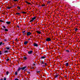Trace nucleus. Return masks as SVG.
Returning <instances> with one entry per match:
<instances>
[{
    "instance_id": "obj_22",
    "label": "nucleus",
    "mask_w": 80,
    "mask_h": 80,
    "mask_svg": "<svg viewBox=\"0 0 80 80\" xmlns=\"http://www.w3.org/2000/svg\"><path fill=\"white\" fill-rule=\"evenodd\" d=\"M9 73V72H8V71H7V72H6V75H8V74Z\"/></svg>"
},
{
    "instance_id": "obj_30",
    "label": "nucleus",
    "mask_w": 80,
    "mask_h": 80,
    "mask_svg": "<svg viewBox=\"0 0 80 80\" xmlns=\"http://www.w3.org/2000/svg\"><path fill=\"white\" fill-rule=\"evenodd\" d=\"M2 27H3L4 28H6V27L4 26H2Z\"/></svg>"
},
{
    "instance_id": "obj_5",
    "label": "nucleus",
    "mask_w": 80,
    "mask_h": 80,
    "mask_svg": "<svg viewBox=\"0 0 80 80\" xmlns=\"http://www.w3.org/2000/svg\"><path fill=\"white\" fill-rule=\"evenodd\" d=\"M32 52H33V51H30L28 52V53L30 55V54H32Z\"/></svg>"
},
{
    "instance_id": "obj_37",
    "label": "nucleus",
    "mask_w": 80,
    "mask_h": 80,
    "mask_svg": "<svg viewBox=\"0 0 80 80\" xmlns=\"http://www.w3.org/2000/svg\"><path fill=\"white\" fill-rule=\"evenodd\" d=\"M25 31H22V33H25Z\"/></svg>"
},
{
    "instance_id": "obj_50",
    "label": "nucleus",
    "mask_w": 80,
    "mask_h": 80,
    "mask_svg": "<svg viewBox=\"0 0 80 80\" xmlns=\"http://www.w3.org/2000/svg\"><path fill=\"white\" fill-rule=\"evenodd\" d=\"M30 22H32V20H30Z\"/></svg>"
},
{
    "instance_id": "obj_19",
    "label": "nucleus",
    "mask_w": 80,
    "mask_h": 80,
    "mask_svg": "<svg viewBox=\"0 0 80 80\" xmlns=\"http://www.w3.org/2000/svg\"><path fill=\"white\" fill-rule=\"evenodd\" d=\"M18 74V72H17V71H16L15 72V75H17Z\"/></svg>"
},
{
    "instance_id": "obj_46",
    "label": "nucleus",
    "mask_w": 80,
    "mask_h": 80,
    "mask_svg": "<svg viewBox=\"0 0 80 80\" xmlns=\"http://www.w3.org/2000/svg\"><path fill=\"white\" fill-rule=\"evenodd\" d=\"M45 65H47V64L46 63H45Z\"/></svg>"
},
{
    "instance_id": "obj_45",
    "label": "nucleus",
    "mask_w": 80,
    "mask_h": 80,
    "mask_svg": "<svg viewBox=\"0 0 80 80\" xmlns=\"http://www.w3.org/2000/svg\"><path fill=\"white\" fill-rule=\"evenodd\" d=\"M23 35H25V33H23Z\"/></svg>"
},
{
    "instance_id": "obj_57",
    "label": "nucleus",
    "mask_w": 80,
    "mask_h": 80,
    "mask_svg": "<svg viewBox=\"0 0 80 80\" xmlns=\"http://www.w3.org/2000/svg\"><path fill=\"white\" fill-rule=\"evenodd\" d=\"M22 12H21V13H22Z\"/></svg>"
},
{
    "instance_id": "obj_3",
    "label": "nucleus",
    "mask_w": 80,
    "mask_h": 80,
    "mask_svg": "<svg viewBox=\"0 0 80 80\" xmlns=\"http://www.w3.org/2000/svg\"><path fill=\"white\" fill-rule=\"evenodd\" d=\"M26 68H27V67L25 66L22 68H21V70H25V69Z\"/></svg>"
},
{
    "instance_id": "obj_33",
    "label": "nucleus",
    "mask_w": 80,
    "mask_h": 80,
    "mask_svg": "<svg viewBox=\"0 0 80 80\" xmlns=\"http://www.w3.org/2000/svg\"><path fill=\"white\" fill-rule=\"evenodd\" d=\"M13 1H14V2H18V0H13Z\"/></svg>"
},
{
    "instance_id": "obj_16",
    "label": "nucleus",
    "mask_w": 80,
    "mask_h": 80,
    "mask_svg": "<svg viewBox=\"0 0 80 80\" xmlns=\"http://www.w3.org/2000/svg\"><path fill=\"white\" fill-rule=\"evenodd\" d=\"M47 4H50V3L51 2L50 1H47Z\"/></svg>"
},
{
    "instance_id": "obj_60",
    "label": "nucleus",
    "mask_w": 80,
    "mask_h": 80,
    "mask_svg": "<svg viewBox=\"0 0 80 80\" xmlns=\"http://www.w3.org/2000/svg\"><path fill=\"white\" fill-rule=\"evenodd\" d=\"M65 72H67V71H65Z\"/></svg>"
},
{
    "instance_id": "obj_15",
    "label": "nucleus",
    "mask_w": 80,
    "mask_h": 80,
    "mask_svg": "<svg viewBox=\"0 0 80 80\" xmlns=\"http://www.w3.org/2000/svg\"><path fill=\"white\" fill-rule=\"evenodd\" d=\"M36 72L37 73H39L40 74V71H36Z\"/></svg>"
},
{
    "instance_id": "obj_51",
    "label": "nucleus",
    "mask_w": 80,
    "mask_h": 80,
    "mask_svg": "<svg viewBox=\"0 0 80 80\" xmlns=\"http://www.w3.org/2000/svg\"><path fill=\"white\" fill-rule=\"evenodd\" d=\"M40 7V5H39V6H38V7Z\"/></svg>"
},
{
    "instance_id": "obj_29",
    "label": "nucleus",
    "mask_w": 80,
    "mask_h": 80,
    "mask_svg": "<svg viewBox=\"0 0 80 80\" xmlns=\"http://www.w3.org/2000/svg\"><path fill=\"white\" fill-rule=\"evenodd\" d=\"M55 78H57V77H58V75H56V76H55Z\"/></svg>"
},
{
    "instance_id": "obj_55",
    "label": "nucleus",
    "mask_w": 80,
    "mask_h": 80,
    "mask_svg": "<svg viewBox=\"0 0 80 80\" xmlns=\"http://www.w3.org/2000/svg\"><path fill=\"white\" fill-rule=\"evenodd\" d=\"M30 40V38H29V39H28V40Z\"/></svg>"
},
{
    "instance_id": "obj_53",
    "label": "nucleus",
    "mask_w": 80,
    "mask_h": 80,
    "mask_svg": "<svg viewBox=\"0 0 80 80\" xmlns=\"http://www.w3.org/2000/svg\"><path fill=\"white\" fill-rule=\"evenodd\" d=\"M1 80H3V79H1Z\"/></svg>"
},
{
    "instance_id": "obj_27",
    "label": "nucleus",
    "mask_w": 80,
    "mask_h": 80,
    "mask_svg": "<svg viewBox=\"0 0 80 80\" xmlns=\"http://www.w3.org/2000/svg\"><path fill=\"white\" fill-rule=\"evenodd\" d=\"M16 15H20V13H18V12H17L16 13Z\"/></svg>"
},
{
    "instance_id": "obj_42",
    "label": "nucleus",
    "mask_w": 80,
    "mask_h": 80,
    "mask_svg": "<svg viewBox=\"0 0 80 80\" xmlns=\"http://www.w3.org/2000/svg\"><path fill=\"white\" fill-rule=\"evenodd\" d=\"M7 80V78H4V80Z\"/></svg>"
},
{
    "instance_id": "obj_44",
    "label": "nucleus",
    "mask_w": 80,
    "mask_h": 80,
    "mask_svg": "<svg viewBox=\"0 0 80 80\" xmlns=\"http://www.w3.org/2000/svg\"><path fill=\"white\" fill-rule=\"evenodd\" d=\"M26 70H27V69H26L24 71H23L24 72H25V71H26Z\"/></svg>"
},
{
    "instance_id": "obj_62",
    "label": "nucleus",
    "mask_w": 80,
    "mask_h": 80,
    "mask_svg": "<svg viewBox=\"0 0 80 80\" xmlns=\"http://www.w3.org/2000/svg\"><path fill=\"white\" fill-rule=\"evenodd\" d=\"M31 38H32L31 37Z\"/></svg>"
},
{
    "instance_id": "obj_21",
    "label": "nucleus",
    "mask_w": 80,
    "mask_h": 80,
    "mask_svg": "<svg viewBox=\"0 0 80 80\" xmlns=\"http://www.w3.org/2000/svg\"><path fill=\"white\" fill-rule=\"evenodd\" d=\"M17 8L18 10H20V9H21L20 8V7H19V6Z\"/></svg>"
},
{
    "instance_id": "obj_25",
    "label": "nucleus",
    "mask_w": 80,
    "mask_h": 80,
    "mask_svg": "<svg viewBox=\"0 0 80 80\" xmlns=\"http://www.w3.org/2000/svg\"><path fill=\"white\" fill-rule=\"evenodd\" d=\"M78 30V28H76L75 29V32H77V31Z\"/></svg>"
},
{
    "instance_id": "obj_39",
    "label": "nucleus",
    "mask_w": 80,
    "mask_h": 80,
    "mask_svg": "<svg viewBox=\"0 0 80 80\" xmlns=\"http://www.w3.org/2000/svg\"><path fill=\"white\" fill-rule=\"evenodd\" d=\"M33 65L34 66H36V65H35V63H33Z\"/></svg>"
},
{
    "instance_id": "obj_12",
    "label": "nucleus",
    "mask_w": 80,
    "mask_h": 80,
    "mask_svg": "<svg viewBox=\"0 0 80 80\" xmlns=\"http://www.w3.org/2000/svg\"><path fill=\"white\" fill-rule=\"evenodd\" d=\"M41 58V59H44V58H45V57L44 56H42Z\"/></svg>"
},
{
    "instance_id": "obj_14",
    "label": "nucleus",
    "mask_w": 80,
    "mask_h": 80,
    "mask_svg": "<svg viewBox=\"0 0 80 80\" xmlns=\"http://www.w3.org/2000/svg\"><path fill=\"white\" fill-rule=\"evenodd\" d=\"M35 19H36V17H35L33 18H32V20H34Z\"/></svg>"
},
{
    "instance_id": "obj_48",
    "label": "nucleus",
    "mask_w": 80,
    "mask_h": 80,
    "mask_svg": "<svg viewBox=\"0 0 80 80\" xmlns=\"http://www.w3.org/2000/svg\"><path fill=\"white\" fill-rule=\"evenodd\" d=\"M17 27H18V28H20V27H19V26H17Z\"/></svg>"
},
{
    "instance_id": "obj_52",
    "label": "nucleus",
    "mask_w": 80,
    "mask_h": 80,
    "mask_svg": "<svg viewBox=\"0 0 80 80\" xmlns=\"http://www.w3.org/2000/svg\"><path fill=\"white\" fill-rule=\"evenodd\" d=\"M32 22H33V19H32V20H31Z\"/></svg>"
},
{
    "instance_id": "obj_31",
    "label": "nucleus",
    "mask_w": 80,
    "mask_h": 80,
    "mask_svg": "<svg viewBox=\"0 0 80 80\" xmlns=\"http://www.w3.org/2000/svg\"><path fill=\"white\" fill-rule=\"evenodd\" d=\"M44 6H45V4H42V7H44Z\"/></svg>"
},
{
    "instance_id": "obj_41",
    "label": "nucleus",
    "mask_w": 80,
    "mask_h": 80,
    "mask_svg": "<svg viewBox=\"0 0 80 80\" xmlns=\"http://www.w3.org/2000/svg\"><path fill=\"white\" fill-rule=\"evenodd\" d=\"M2 45H5V43H3V42H2Z\"/></svg>"
},
{
    "instance_id": "obj_59",
    "label": "nucleus",
    "mask_w": 80,
    "mask_h": 80,
    "mask_svg": "<svg viewBox=\"0 0 80 80\" xmlns=\"http://www.w3.org/2000/svg\"><path fill=\"white\" fill-rule=\"evenodd\" d=\"M1 63V61H0V63Z\"/></svg>"
},
{
    "instance_id": "obj_11",
    "label": "nucleus",
    "mask_w": 80,
    "mask_h": 80,
    "mask_svg": "<svg viewBox=\"0 0 80 80\" xmlns=\"http://www.w3.org/2000/svg\"><path fill=\"white\" fill-rule=\"evenodd\" d=\"M20 70H21V69L20 68V67H19L18 69V72H19Z\"/></svg>"
},
{
    "instance_id": "obj_4",
    "label": "nucleus",
    "mask_w": 80,
    "mask_h": 80,
    "mask_svg": "<svg viewBox=\"0 0 80 80\" xmlns=\"http://www.w3.org/2000/svg\"><path fill=\"white\" fill-rule=\"evenodd\" d=\"M32 34V33L31 32H27V36H28V35H30V34Z\"/></svg>"
},
{
    "instance_id": "obj_61",
    "label": "nucleus",
    "mask_w": 80,
    "mask_h": 80,
    "mask_svg": "<svg viewBox=\"0 0 80 80\" xmlns=\"http://www.w3.org/2000/svg\"><path fill=\"white\" fill-rule=\"evenodd\" d=\"M6 3H8V2H6Z\"/></svg>"
},
{
    "instance_id": "obj_36",
    "label": "nucleus",
    "mask_w": 80,
    "mask_h": 80,
    "mask_svg": "<svg viewBox=\"0 0 80 80\" xmlns=\"http://www.w3.org/2000/svg\"><path fill=\"white\" fill-rule=\"evenodd\" d=\"M22 13H24V14H25V13H26V12H22Z\"/></svg>"
},
{
    "instance_id": "obj_34",
    "label": "nucleus",
    "mask_w": 80,
    "mask_h": 80,
    "mask_svg": "<svg viewBox=\"0 0 80 80\" xmlns=\"http://www.w3.org/2000/svg\"><path fill=\"white\" fill-rule=\"evenodd\" d=\"M10 59L9 58H8L7 59H6V60H7L8 62V61Z\"/></svg>"
},
{
    "instance_id": "obj_64",
    "label": "nucleus",
    "mask_w": 80,
    "mask_h": 80,
    "mask_svg": "<svg viewBox=\"0 0 80 80\" xmlns=\"http://www.w3.org/2000/svg\"><path fill=\"white\" fill-rule=\"evenodd\" d=\"M41 62H42V61H41Z\"/></svg>"
},
{
    "instance_id": "obj_47",
    "label": "nucleus",
    "mask_w": 80,
    "mask_h": 80,
    "mask_svg": "<svg viewBox=\"0 0 80 80\" xmlns=\"http://www.w3.org/2000/svg\"><path fill=\"white\" fill-rule=\"evenodd\" d=\"M13 6H14V7H17V5H15V4H14Z\"/></svg>"
},
{
    "instance_id": "obj_20",
    "label": "nucleus",
    "mask_w": 80,
    "mask_h": 80,
    "mask_svg": "<svg viewBox=\"0 0 80 80\" xmlns=\"http://www.w3.org/2000/svg\"><path fill=\"white\" fill-rule=\"evenodd\" d=\"M8 52V51H5L4 52V53H7Z\"/></svg>"
},
{
    "instance_id": "obj_9",
    "label": "nucleus",
    "mask_w": 80,
    "mask_h": 80,
    "mask_svg": "<svg viewBox=\"0 0 80 80\" xmlns=\"http://www.w3.org/2000/svg\"><path fill=\"white\" fill-rule=\"evenodd\" d=\"M6 23L8 25H9V24H10V23H11V22H6Z\"/></svg>"
},
{
    "instance_id": "obj_35",
    "label": "nucleus",
    "mask_w": 80,
    "mask_h": 80,
    "mask_svg": "<svg viewBox=\"0 0 80 80\" xmlns=\"http://www.w3.org/2000/svg\"><path fill=\"white\" fill-rule=\"evenodd\" d=\"M3 41H4V42H7V39H4Z\"/></svg>"
},
{
    "instance_id": "obj_18",
    "label": "nucleus",
    "mask_w": 80,
    "mask_h": 80,
    "mask_svg": "<svg viewBox=\"0 0 80 80\" xmlns=\"http://www.w3.org/2000/svg\"><path fill=\"white\" fill-rule=\"evenodd\" d=\"M65 65H66V67H68V62L66 63Z\"/></svg>"
},
{
    "instance_id": "obj_32",
    "label": "nucleus",
    "mask_w": 80,
    "mask_h": 80,
    "mask_svg": "<svg viewBox=\"0 0 80 80\" xmlns=\"http://www.w3.org/2000/svg\"><path fill=\"white\" fill-rule=\"evenodd\" d=\"M12 8V7H8V8H8V9H10V8Z\"/></svg>"
},
{
    "instance_id": "obj_7",
    "label": "nucleus",
    "mask_w": 80,
    "mask_h": 80,
    "mask_svg": "<svg viewBox=\"0 0 80 80\" xmlns=\"http://www.w3.org/2000/svg\"><path fill=\"white\" fill-rule=\"evenodd\" d=\"M6 48L7 50H10V47H9L8 46H7Z\"/></svg>"
},
{
    "instance_id": "obj_8",
    "label": "nucleus",
    "mask_w": 80,
    "mask_h": 80,
    "mask_svg": "<svg viewBox=\"0 0 80 80\" xmlns=\"http://www.w3.org/2000/svg\"><path fill=\"white\" fill-rule=\"evenodd\" d=\"M28 43V42L25 41L24 42V45H27V44Z\"/></svg>"
},
{
    "instance_id": "obj_10",
    "label": "nucleus",
    "mask_w": 80,
    "mask_h": 80,
    "mask_svg": "<svg viewBox=\"0 0 80 80\" xmlns=\"http://www.w3.org/2000/svg\"><path fill=\"white\" fill-rule=\"evenodd\" d=\"M36 32L39 34H40L41 33V32L39 31H36Z\"/></svg>"
},
{
    "instance_id": "obj_40",
    "label": "nucleus",
    "mask_w": 80,
    "mask_h": 80,
    "mask_svg": "<svg viewBox=\"0 0 80 80\" xmlns=\"http://www.w3.org/2000/svg\"><path fill=\"white\" fill-rule=\"evenodd\" d=\"M42 67H45L46 66H45L44 65H43L42 66Z\"/></svg>"
},
{
    "instance_id": "obj_38",
    "label": "nucleus",
    "mask_w": 80,
    "mask_h": 80,
    "mask_svg": "<svg viewBox=\"0 0 80 80\" xmlns=\"http://www.w3.org/2000/svg\"><path fill=\"white\" fill-rule=\"evenodd\" d=\"M1 52V51H0V55H2V53Z\"/></svg>"
},
{
    "instance_id": "obj_2",
    "label": "nucleus",
    "mask_w": 80,
    "mask_h": 80,
    "mask_svg": "<svg viewBox=\"0 0 80 80\" xmlns=\"http://www.w3.org/2000/svg\"><path fill=\"white\" fill-rule=\"evenodd\" d=\"M1 28V29H2V30H4L5 32H8V29H6V28H5V29H4L3 28Z\"/></svg>"
},
{
    "instance_id": "obj_1",
    "label": "nucleus",
    "mask_w": 80,
    "mask_h": 80,
    "mask_svg": "<svg viewBox=\"0 0 80 80\" xmlns=\"http://www.w3.org/2000/svg\"><path fill=\"white\" fill-rule=\"evenodd\" d=\"M46 42H50L51 41V38H47L46 39Z\"/></svg>"
},
{
    "instance_id": "obj_56",
    "label": "nucleus",
    "mask_w": 80,
    "mask_h": 80,
    "mask_svg": "<svg viewBox=\"0 0 80 80\" xmlns=\"http://www.w3.org/2000/svg\"><path fill=\"white\" fill-rule=\"evenodd\" d=\"M16 40H17V38L16 39Z\"/></svg>"
},
{
    "instance_id": "obj_54",
    "label": "nucleus",
    "mask_w": 80,
    "mask_h": 80,
    "mask_svg": "<svg viewBox=\"0 0 80 80\" xmlns=\"http://www.w3.org/2000/svg\"><path fill=\"white\" fill-rule=\"evenodd\" d=\"M64 77H67V76H64Z\"/></svg>"
},
{
    "instance_id": "obj_58",
    "label": "nucleus",
    "mask_w": 80,
    "mask_h": 80,
    "mask_svg": "<svg viewBox=\"0 0 80 80\" xmlns=\"http://www.w3.org/2000/svg\"><path fill=\"white\" fill-rule=\"evenodd\" d=\"M47 73V72L46 71Z\"/></svg>"
},
{
    "instance_id": "obj_6",
    "label": "nucleus",
    "mask_w": 80,
    "mask_h": 80,
    "mask_svg": "<svg viewBox=\"0 0 80 80\" xmlns=\"http://www.w3.org/2000/svg\"><path fill=\"white\" fill-rule=\"evenodd\" d=\"M33 45L34 47H38V45L35 43L33 44Z\"/></svg>"
},
{
    "instance_id": "obj_49",
    "label": "nucleus",
    "mask_w": 80,
    "mask_h": 80,
    "mask_svg": "<svg viewBox=\"0 0 80 80\" xmlns=\"http://www.w3.org/2000/svg\"><path fill=\"white\" fill-rule=\"evenodd\" d=\"M31 69H33V67H32Z\"/></svg>"
},
{
    "instance_id": "obj_28",
    "label": "nucleus",
    "mask_w": 80,
    "mask_h": 80,
    "mask_svg": "<svg viewBox=\"0 0 80 80\" xmlns=\"http://www.w3.org/2000/svg\"><path fill=\"white\" fill-rule=\"evenodd\" d=\"M2 45V42H0V46H1Z\"/></svg>"
},
{
    "instance_id": "obj_23",
    "label": "nucleus",
    "mask_w": 80,
    "mask_h": 80,
    "mask_svg": "<svg viewBox=\"0 0 80 80\" xmlns=\"http://www.w3.org/2000/svg\"><path fill=\"white\" fill-rule=\"evenodd\" d=\"M65 51L66 52H70V51L68 50H65Z\"/></svg>"
},
{
    "instance_id": "obj_63",
    "label": "nucleus",
    "mask_w": 80,
    "mask_h": 80,
    "mask_svg": "<svg viewBox=\"0 0 80 80\" xmlns=\"http://www.w3.org/2000/svg\"><path fill=\"white\" fill-rule=\"evenodd\" d=\"M28 51H27V52H28Z\"/></svg>"
},
{
    "instance_id": "obj_13",
    "label": "nucleus",
    "mask_w": 80,
    "mask_h": 80,
    "mask_svg": "<svg viewBox=\"0 0 80 80\" xmlns=\"http://www.w3.org/2000/svg\"><path fill=\"white\" fill-rule=\"evenodd\" d=\"M23 58L24 59V60H27V58L26 57H23Z\"/></svg>"
},
{
    "instance_id": "obj_17",
    "label": "nucleus",
    "mask_w": 80,
    "mask_h": 80,
    "mask_svg": "<svg viewBox=\"0 0 80 80\" xmlns=\"http://www.w3.org/2000/svg\"><path fill=\"white\" fill-rule=\"evenodd\" d=\"M26 3H28V4H29V5L31 4V3L30 2H28L27 1H25Z\"/></svg>"
},
{
    "instance_id": "obj_43",
    "label": "nucleus",
    "mask_w": 80,
    "mask_h": 80,
    "mask_svg": "<svg viewBox=\"0 0 80 80\" xmlns=\"http://www.w3.org/2000/svg\"><path fill=\"white\" fill-rule=\"evenodd\" d=\"M27 72H28V73H29V74H30V72H29L27 71Z\"/></svg>"
},
{
    "instance_id": "obj_26",
    "label": "nucleus",
    "mask_w": 80,
    "mask_h": 80,
    "mask_svg": "<svg viewBox=\"0 0 80 80\" xmlns=\"http://www.w3.org/2000/svg\"><path fill=\"white\" fill-rule=\"evenodd\" d=\"M2 22L3 23H4V22L2 20H0V22Z\"/></svg>"
},
{
    "instance_id": "obj_24",
    "label": "nucleus",
    "mask_w": 80,
    "mask_h": 80,
    "mask_svg": "<svg viewBox=\"0 0 80 80\" xmlns=\"http://www.w3.org/2000/svg\"><path fill=\"white\" fill-rule=\"evenodd\" d=\"M43 63H45V62L44 61H42V63H41V65H42V64H43Z\"/></svg>"
}]
</instances>
